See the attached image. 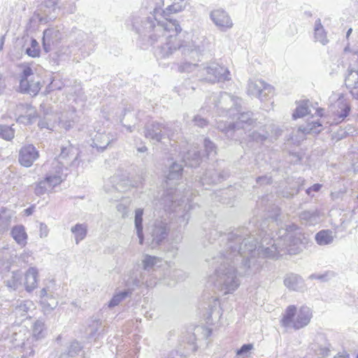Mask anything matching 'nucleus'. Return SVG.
<instances>
[{"label": "nucleus", "instance_id": "35", "mask_svg": "<svg viewBox=\"0 0 358 358\" xmlns=\"http://www.w3.org/2000/svg\"><path fill=\"white\" fill-rule=\"evenodd\" d=\"M314 38L315 41L320 42L322 45H326L329 42L327 32L321 23L320 19H317L315 22Z\"/></svg>", "mask_w": 358, "mask_h": 358}, {"label": "nucleus", "instance_id": "57", "mask_svg": "<svg viewBox=\"0 0 358 358\" xmlns=\"http://www.w3.org/2000/svg\"><path fill=\"white\" fill-rule=\"evenodd\" d=\"M256 181L260 185H267L271 182V178L268 176H260L257 178Z\"/></svg>", "mask_w": 358, "mask_h": 358}, {"label": "nucleus", "instance_id": "21", "mask_svg": "<svg viewBox=\"0 0 358 358\" xmlns=\"http://www.w3.org/2000/svg\"><path fill=\"white\" fill-rule=\"evenodd\" d=\"M350 107L348 103L344 100L339 99L332 107L331 111L334 115V121L337 124L342 122L349 114Z\"/></svg>", "mask_w": 358, "mask_h": 358}, {"label": "nucleus", "instance_id": "25", "mask_svg": "<svg viewBox=\"0 0 358 358\" xmlns=\"http://www.w3.org/2000/svg\"><path fill=\"white\" fill-rule=\"evenodd\" d=\"M217 128L222 132L224 133L226 136L236 141H242L245 137H241L236 134L235 127H234V122L227 123L223 120H219L217 122Z\"/></svg>", "mask_w": 358, "mask_h": 358}, {"label": "nucleus", "instance_id": "60", "mask_svg": "<svg viewBox=\"0 0 358 358\" xmlns=\"http://www.w3.org/2000/svg\"><path fill=\"white\" fill-rule=\"evenodd\" d=\"M321 187H322V185H320V184H315L312 187H309V188H308L306 189V194L308 195H310V192L312 191H313V192H318V191H320Z\"/></svg>", "mask_w": 358, "mask_h": 358}, {"label": "nucleus", "instance_id": "12", "mask_svg": "<svg viewBox=\"0 0 358 358\" xmlns=\"http://www.w3.org/2000/svg\"><path fill=\"white\" fill-rule=\"evenodd\" d=\"M273 87L262 80H250L248 84V94L264 101L273 95Z\"/></svg>", "mask_w": 358, "mask_h": 358}, {"label": "nucleus", "instance_id": "16", "mask_svg": "<svg viewBox=\"0 0 358 358\" xmlns=\"http://www.w3.org/2000/svg\"><path fill=\"white\" fill-rule=\"evenodd\" d=\"M39 157V152L31 144L25 145L21 148L19 152L18 161L24 167H30Z\"/></svg>", "mask_w": 358, "mask_h": 358}, {"label": "nucleus", "instance_id": "32", "mask_svg": "<svg viewBox=\"0 0 358 358\" xmlns=\"http://www.w3.org/2000/svg\"><path fill=\"white\" fill-rule=\"evenodd\" d=\"M182 166L176 162L173 163L169 170V173L166 176V185H171L173 183L172 181L180 179L182 176Z\"/></svg>", "mask_w": 358, "mask_h": 358}, {"label": "nucleus", "instance_id": "41", "mask_svg": "<svg viewBox=\"0 0 358 358\" xmlns=\"http://www.w3.org/2000/svg\"><path fill=\"white\" fill-rule=\"evenodd\" d=\"M6 284L10 290L17 289L22 284L21 273L19 271L13 272L11 278L6 281Z\"/></svg>", "mask_w": 358, "mask_h": 358}, {"label": "nucleus", "instance_id": "9", "mask_svg": "<svg viewBox=\"0 0 358 358\" xmlns=\"http://www.w3.org/2000/svg\"><path fill=\"white\" fill-rule=\"evenodd\" d=\"M169 227L166 220H156L148 228V240L152 248L159 245L168 236Z\"/></svg>", "mask_w": 358, "mask_h": 358}, {"label": "nucleus", "instance_id": "26", "mask_svg": "<svg viewBox=\"0 0 358 358\" xmlns=\"http://www.w3.org/2000/svg\"><path fill=\"white\" fill-rule=\"evenodd\" d=\"M284 285L290 290L299 291L303 288L304 282L299 275L290 273L285 277Z\"/></svg>", "mask_w": 358, "mask_h": 358}, {"label": "nucleus", "instance_id": "29", "mask_svg": "<svg viewBox=\"0 0 358 358\" xmlns=\"http://www.w3.org/2000/svg\"><path fill=\"white\" fill-rule=\"evenodd\" d=\"M38 270L35 267H30L24 275V286L27 292H31L37 286Z\"/></svg>", "mask_w": 358, "mask_h": 358}, {"label": "nucleus", "instance_id": "31", "mask_svg": "<svg viewBox=\"0 0 358 358\" xmlns=\"http://www.w3.org/2000/svg\"><path fill=\"white\" fill-rule=\"evenodd\" d=\"M78 121V117L75 110H71L63 113L59 118V124L65 129L68 130L73 127Z\"/></svg>", "mask_w": 358, "mask_h": 358}, {"label": "nucleus", "instance_id": "11", "mask_svg": "<svg viewBox=\"0 0 358 358\" xmlns=\"http://www.w3.org/2000/svg\"><path fill=\"white\" fill-rule=\"evenodd\" d=\"M78 157V153L77 149L69 144L66 146H63L61 148V153L58 156L57 159H55L52 163L51 170H55L54 166L56 162H58V166L62 168V173L64 169H67L69 166H77L78 162H77Z\"/></svg>", "mask_w": 358, "mask_h": 358}, {"label": "nucleus", "instance_id": "38", "mask_svg": "<svg viewBox=\"0 0 358 358\" xmlns=\"http://www.w3.org/2000/svg\"><path fill=\"white\" fill-rule=\"evenodd\" d=\"M202 66H199L196 63H192L190 61H184L178 65V71L180 73H193L195 72L196 76L199 77V69H201Z\"/></svg>", "mask_w": 358, "mask_h": 358}, {"label": "nucleus", "instance_id": "61", "mask_svg": "<svg viewBox=\"0 0 358 358\" xmlns=\"http://www.w3.org/2000/svg\"><path fill=\"white\" fill-rule=\"evenodd\" d=\"M34 207L32 206L24 210V214L27 216L31 215L34 212Z\"/></svg>", "mask_w": 358, "mask_h": 358}, {"label": "nucleus", "instance_id": "50", "mask_svg": "<svg viewBox=\"0 0 358 358\" xmlns=\"http://www.w3.org/2000/svg\"><path fill=\"white\" fill-rule=\"evenodd\" d=\"M310 113V110L308 106V101H306L303 104L299 106L295 112L293 113L292 116L294 120L302 117L307 114Z\"/></svg>", "mask_w": 358, "mask_h": 358}, {"label": "nucleus", "instance_id": "1", "mask_svg": "<svg viewBox=\"0 0 358 358\" xmlns=\"http://www.w3.org/2000/svg\"><path fill=\"white\" fill-rule=\"evenodd\" d=\"M296 224L279 229L277 237H271V229H261L259 243L255 234L248 229H239L227 234H220V250L207 261L215 268L208 282L224 294L234 293L240 286V275H249L258 272L264 257L274 258L281 252L296 254L301 243L296 236Z\"/></svg>", "mask_w": 358, "mask_h": 358}, {"label": "nucleus", "instance_id": "19", "mask_svg": "<svg viewBox=\"0 0 358 358\" xmlns=\"http://www.w3.org/2000/svg\"><path fill=\"white\" fill-rule=\"evenodd\" d=\"M322 124L317 121L308 122L306 127H300L296 131V136H291L290 139L294 143H299L303 140L306 134H318L321 131Z\"/></svg>", "mask_w": 358, "mask_h": 358}, {"label": "nucleus", "instance_id": "58", "mask_svg": "<svg viewBox=\"0 0 358 358\" xmlns=\"http://www.w3.org/2000/svg\"><path fill=\"white\" fill-rule=\"evenodd\" d=\"M49 229L48 226L44 223H40L39 235L41 238H45L48 236Z\"/></svg>", "mask_w": 358, "mask_h": 358}, {"label": "nucleus", "instance_id": "56", "mask_svg": "<svg viewBox=\"0 0 358 358\" xmlns=\"http://www.w3.org/2000/svg\"><path fill=\"white\" fill-rule=\"evenodd\" d=\"M253 348L252 344H244L238 351H237V355H243L245 354H247L250 350H251Z\"/></svg>", "mask_w": 358, "mask_h": 358}, {"label": "nucleus", "instance_id": "27", "mask_svg": "<svg viewBox=\"0 0 358 358\" xmlns=\"http://www.w3.org/2000/svg\"><path fill=\"white\" fill-rule=\"evenodd\" d=\"M143 210L137 208L135 210L134 227L136 235L139 240V244L143 245L144 242L143 225Z\"/></svg>", "mask_w": 358, "mask_h": 358}, {"label": "nucleus", "instance_id": "34", "mask_svg": "<svg viewBox=\"0 0 358 358\" xmlns=\"http://www.w3.org/2000/svg\"><path fill=\"white\" fill-rule=\"evenodd\" d=\"M13 215V213L10 210L6 208L0 209V233H3L8 230L11 224Z\"/></svg>", "mask_w": 358, "mask_h": 358}, {"label": "nucleus", "instance_id": "28", "mask_svg": "<svg viewBox=\"0 0 358 358\" xmlns=\"http://www.w3.org/2000/svg\"><path fill=\"white\" fill-rule=\"evenodd\" d=\"M125 285L128 287L127 289L118 291L115 293L113 298L108 303L109 308H113L118 306L122 301L131 295V290L134 289L136 287L127 286V280H125Z\"/></svg>", "mask_w": 358, "mask_h": 358}, {"label": "nucleus", "instance_id": "8", "mask_svg": "<svg viewBox=\"0 0 358 358\" xmlns=\"http://www.w3.org/2000/svg\"><path fill=\"white\" fill-rule=\"evenodd\" d=\"M41 90V83L38 76L34 74L31 67L22 66L20 75V90L22 93L36 95Z\"/></svg>", "mask_w": 358, "mask_h": 358}, {"label": "nucleus", "instance_id": "59", "mask_svg": "<svg viewBox=\"0 0 358 358\" xmlns=\"http://www.w3.org/2000/svg\"><path fill=\"white\" fill-rule=\"evenodd\" d=\"M328 275V273H326L324 274H312L309 276V278L310 279H317V280H320L321 281H326L327 279V277Z\"/></svg>", "mask_w": 358, "mask_h": 358}, {"label": "nucleus", "instance_id": "7", "mask_svg": "<svg viewBox=\"0 0 358 358\" xmlns=\"http://www.w3.org/2000/svg\"><path fill=\"white\" fill-rule=\"evenodd\" d=\"M199 78L210 83L229 80L231 74L227 68L215 62L203 65L199 69Z\"/></svg>", "mask_w": 358, "mask_h": 358}, {"label": "nucleus", "instance_id": "40", "mask_svg": "<svg viewBox=\"0 0 358 358\" xmlns=\"http://www.w3.org/2000/svg\"><path fill=\"white\" fill-rule=\"evenodd\" d=\"M46 334V330L45 324L41 320H36L32 327V336L36 341L40 340L45 337Z\"/></svg>", "mask_w": 358, "mask_h": 358}, {"label": "nucleus", "instance_id": "4", "mask_svg": "<svg viewBox=\"0 0 358 358\" xmlns=\"http://www.w3.org/2000/svg\"><path fill=\"white\" fill-rule=\"evenodd\" d=\"M162 259L145 255L142 259V269L139 268L134 270L127 279V285L134 287H152L156 284L155 281L148 279L149 274L151 271L156 270V268L162 265Z\"/></svg>", "mask_w": 358, "mask_h": 358}, {"label": "nucleus", "instance_id": "18", "mask_svg": "<svg viewBox=\"0 0 358 358\" xmlns=\"http://www.w3.org/2000/svg\"><path fill=\"white\" fill-rule=\"evenodd\" d=\"M228 176V173L224 171L217 173L214 169H208L205 174L199 178V181L196 182L195 187L202 186L205 184L210 185L220 182L227 178Z\"/></svg>", "mask_w": 358, "mask_h": 358}, {"label": "nucleus", "instance_id": "62", "mask_svg": "<svg viewBox=\"0 0 358 358\" xmlns=\"http://www.w3.org/2000/svg\"><path fill=\"white\" fill-rule=\"evenodd\" d=\"M6 87L4 82L1 80V76L0 75V94L3 92Z\"/></svg>", "mask_w": 358, "mask_h": 358}, {"label": "nucleus", "instance_id": "23", "mask_svg": "<svg viewBox=\"0 0 358 358\" xmlns=\"http://www.w3.org/2000/svg\"><path fill=\"white\" fill-rule=\"evenodd\" d=\"M92 143V147L96 148L99 151L103 152L110 144L111 140L105 131H101L99 129L94 131V134H91Z\"/></svg>", "mask_w": 358, "mask_h": 358}, {"label": "nucleus", "instance_id": "54", "mask_svg": "<svg viewBox=\"0 0 358 358\" xmlns=\"http://www.w3.org/2000/svg\"><path fill=\"white\" fill-rule=\"evenodd\" d=\"M36 117L35 112L29 113L28 115H20L17 117V122L24 124L32 123V120Z\"/></svg>", "mask_w": 358, "mask_h": 358}, {"label": "nucleus", "instance_id": "39", "mask_svg": "<svg viewBox=\"0 0 358 358\" xmlns=\"http://www.w3.org/2000/svg\"><path fill=\"white\" fill-rule=\"evenodd\" d=\"M71 231L74 235L76 243L78 244L85 238L87 229L85 224H76L71 227Z\"/></svg>", "mask_w": 358, "mask_h": 358}, {"label": "nucleus", "instance_id": "45", "mask_svg": "<svg viewBox=\"0 0 358 358\" xmlns=\"http://www.w3.org/2000/svg\"><path fill=\"white\" fill-rule=\"evenodd\" d=\"M81 350L82 347L78 341H73L68 348L67 353L62 355L61 358H64L66 356L74 357L79 354Z\"/></svg>", "mask_w": 358, "mask_h": 358}, {"label": "nucleus", "instance_id": "6", "mask_svg": "<svg viewBox=\"0 0 358 358\" xmlns=\"http://www.w3.org/2000/svg\"><path fill=\"white\" fill-rule=\"evenodd\" d=\"M54 164L55 170L50 169L45 178L36 184L34 193L36 196H40L45 194L48 189L55 187L65 180L67 173H62V168L58 166V162Z\"/></svg>", "mask_w": 358, "mask_h": 358}, {"label": "nucleus", "instance_id": "3", "mask_svg": "<svg viewBox=\"0 0 358 358\" xmlns=\"http://www.w3.org/2000/svg\"><path fill=\"white\" fill-rule=\"evenodd\" d=\"M180 187L166 189L161 199L166 211L173 213L172 220H175L180 227L187 224L189 215V210L192 208L191 197L195 196L198 192L195 189H183V185H178Z\"/></svg>", "mask_w": 358, "mask_h": 358}, {"label": "nucleus", "instance_id": "13", "mask_svg": "<svg viewBox=\"0 0 358 358\" xmlns=\"http://www.w3.org/2000/svg\"><path fill=\"white\" fill-rule=\"evenodd\" d=\"M40 302L45 314L50 313L57 306V294L52 287L46 286L40 291Z\"/></svg>", "mask_w": 358, "mask_h": 358}, {"label": "nucleus", "instance_id": "44", "mask_svg": "<svg viewBox=\"0 0 358 358\" xmlns=\"http://www.w3.org/2000/svg\"><path fill=\"white\" fill-rule=\"evenodd\" d=\"M248 136L252 141H256L257 143H262L267 139L269 136V133L268 131H265L264 129L262 131L255 130Z\"/></svg>", "mask_w": 358, "mask_h": 358}, {"label": "nucleus", "instance_id": "37", "mask_svg": "<svg viewBox=\"0 0 358 358\" xmlns=\"http://www.w3.org/2000/svg\"><path fill=\"white\" fill-rule=\"evenodd\" d=\"M329 348L327 346H321L317 343L313 344L310 352L312 358H324L329 355Z\"/></svg>", "mask_w": 358, "mask_h": 358}, {"label": "nucleus", "instance_id": "15", "mask_svg": "<svg viewBox=\"0 0 358 358\" xmlns=\"http://www.w3.org/2000/svg\"><path fill=\"white\" fill-rule=\"evenodd\" d=\"M210 100L213 101L214 107L217 110H227L230 115L232 111V106L236 105L237 100L227 92H220L214 94L210 97Z\"/></svg>", "mask_w": 358, "mask_h": 358}, {"label": "nucleus", "instance_id": "55", "mask_svg": "<svg viewBox=\"0 0 358 358\" xmlns=\"http://www.w3.org/2000/svg\"><path fill=\"white\" fill-rule=\"evenodd\" d=\"M193 121L195 125L200 127H203L208 124V121L200 115L195 116Z\"/></svg>", "mask_w": 358, "mask_h": 358}, {"label": "nucleus", "instance_id": "10", "mask_svg": "<svg viewBox=\"0 0 358 358\" xmlns=\"http://www.w3.org/2000/svg\"><path fill=\"white\" fill-rule=\"evenodd\" d=\"M144 136L155 142H159L164 136H173L174 132L171 131L168 124L151 121L148 122L144 127Z\"/></svg>", "mask_w": 358, "mask_h": 358}, {"label": "nucleus", "instance_id": "20", "mask_svg": "<svg viewBox=\"0 0 358 358\" xmlns=\"http://www.w3.org/2000/svg\"><path fill=\"white\" fill-rule=\"evenodd\" d=\"M62 38V34L56 28H48L43 31V46L45 52L51 50V46L57 43Z\"/></svg>", "mask_w": 358, "mask_h": 358}, {"label": "nucleus", "instance_id": "24", "mask_svg": "<svg viewBox=\"0 0 358 358\" xmlns=\"http://www.w3.org/2000/svg\"><path fill=\"white\" fill-rule=\"evenodd\" d=\"M345 82L352 96L358 99V69L355 70L349 67Z\"/></svg>", "mask_w": 358, "mask_h": 358}, {"label": "nucleus", "instance_id": "14", "mask_svg": "<svg viewBox=\"0 0 358 358\" xmlns=\"http://www.w3.org/2000/svg\"><path fill=\"white\" fill-rule=\"evenodd\" d=\"M210 18L221 31H227L233 27L234 23L229 15L223 9H214L210 13Z\"/></svg>", "mask_w": 358, "mask_h": 358}, {"label": "nucleus", "instance_id": "53", "mask_svg": "<svg viewBox=\"0 0 358 358\" xmlns=\"http://www.w3.org/2000/svg\"><path fill=\"white\" fill-rule=\"evenodd\" d=\"M204 147L208 157L216 153V148L215 144L208 138H205Z\"/></svg>", "mask_w": 358, "mask_h": 358}, {"label": "nucleus", "instance_id": "42", "mask_svg": "<svg viewBox=\"0 0 358 358\" xmlns=\"http://www.w3.org/2000/svg\"><path fill=\"white\" fill-rule=\"evenodd\" d=\"M355 206L354 209L352 210V211L344 213L340 219L341 226L343 228H346L348 227V224L351 221L353 213L355 211L358 212V194L355 201Z\"/></svg>", "mask_w": 358, "mask_h": 358}, {"label": "nucleus", "instance_id": "49", "mask_svg": "<svg viewBox=\"0 0 358 358\" xmlns=\"http://www.w3.org/2000/svg\"><path fill=\"white\" fill-rule=\"evenodd\" d=\"M52 115H48L38 122V127L41 129L45 128L48 129L53 130L55 127V119H52Z\"/></svg>", "mask_w": 358, "mask_h": 358}, {"label": "nucleus", "instance_id": "63", "mask_svg": "<svg viewBox=\"0 0 358 358\" xmlns=\"http://www.w3.org/2000/svg\"><path fill=\"white\" fill-rule=\"evenodd\" d=\"M334 358H349V355L346 353L338 354Z\"/></svg>", "mask_w": 358, "mask_h": 358}, {"label": "nucleus", "instance_id": "48", "mask_svg": "<svg viewBox=\"0 0 358 358\" xmlns=\"http://www.w3.org/2000/svg\"><path fill=\"white\" fill-rule=\"evenodd\" d=\"M14 135L15 131L11 127L7 125L0 126V136L2 138L6 141H10L13 138Z\"/></svg>", "mask_w": 358, "mask_h": 358}, {"label": "nucleus", "instance_id": "17", "mask_svg": "<svg viewBox=\"0 0 358 358\" xmlns=\"http://www.w3.org/2000/svg\"><path fill=\"white\" fill-rule=\"evenodd\" d=\"M253 114L251 112L242 113L238 115L236 121L234 122V127L236 130V134L239 136L244 137L243 134L249 129L250 126L256 124L255 120L252 117Z\"/></svg>", "mask_w": 358, "mask_h": 358}, {"label": "nucleus", "instance_id": "51", "mask_svg": "<svg viewBox=\"0 0 358 358\" xmlns=\"http://www.w3.org/2000/svg\"><path fill=\"white\" fill-rule=\"evenodd\" d=\"M26 52L29 56L31 57H36L39 56V45L36 39H31V47L27 48Z\"/></svg>", "mask_w": 358, "mask_h": 358}, {"label": "nucleus", "instance_id": "22", "mask_svg": "<svg viewBox=\"0 0 358 358\" xmlns=\"http://www.w3.org/2000/svg\"><path fill=\"white\" fill-rule=\"evenodd\" d=\"M299 218L302 224L314 226L321 221L322 215L317 208L310 209L301 212Z\"/></svg>", "mask_w": 358, "mask_h": 358}, {"label": "nucleus", "instance_id": "43", "mask_svg": "<svg viewBox=\"0 0 358 358\" xmlns=\"http://www.w3.org/2000/svg\"><path fill=\"white\" fill-rule=\"evenodd\" d=\"M101 327V321L97 317H92L89 322L87 331L91 336H94Z\"/></svg>", "mask_w": 358, "mask_h": 358}, {"label": "nucleus", "instance_id": "2", "mask_svg": "<svg viewBox=\"0 0 358 358\" xmlns=\"http://www.w3.org/2000/svg\"><path fill=\"white\" fill-rule=\"evenodd\" d=\"M155 8L148 16L133 15V29L143 41L151 45L160 44L155 50L158 59L169 58L176 50L195 60L199 57V51L192 41L181 38L184 34L178 21L169 18L171 14L181 12L185 8V0H153Z\"/></svg>", "mask_w": 358, "mask_h": 358}, {"label": "nucleus", "instance_id": "52", "mask_svg": "<svg viewBox=\"0 0 358 358\" xmlns=\"http://www.w3.org/2000/svg\"><path fill=\"white\" fill-rule=\"evenodd\" d=\"M64 86L63 82L60 79L53 78L51 83L47 86L46 91L50 92L54 90H59Z\"/></svg>", "mask_w": 358, "mask_h": 358}, {"label": "nucleus", "instance_id": "5", "mask_svg": "<svg viewBox=\"0 0 358 358\" xmlns=\"http://www.w3.org/2000/svg\"><path fill=\"white\" fill-rule=\"evenodd\" d=\"M312 316V311L307 306H301L297 310L295 306H289L282 315L280 324L285 328L297 330L307 326Z\"/></svg>", "mask_w": 358, "mask_h": 358}, {"label": "nucleus", "instance_id": "36", "mask_svg": "<svg viewBox=\"0 0 358 358\" xmlns=\"http://www.w3.org/2000/svg\"><path fill=\"white\" fill-rule=\"evenodd\" d=\"M315 241L320 245H326L334 241L333 233L330 230H322L315 235Z\"/></svg>", "mask_w": 358, "mask_h": 358}, {"label": "nucleus", "instance_id": "46", "mask_svg": "<svg viewBox=\"0 0 358 358\" xmlns=\"http://www.w3.org/2000/svg\"><path fill=\"white\" fill-rule=\"evenodd\" d=\"M303 180H301L300 178H299V181L296 182L297 184L293 185L289 189L287 188L282 192V196L285 198H292L299 192L301 186L299 184L300 182L303 183Z\"/></svg>", "mask_w": 358, "mask_h": 358}, {"label": "nucleus", "instance_id": "47", "mask_svg": "<svg viewBox=\"0 0 358 358\" xmlns=\"http://www.w3.org/2000/svg\"><path fill=\"white\" fill-rule=\"evenodd\" d=\"M32 306L33 303L30 301H20V303L15 308V314L23 316Z\"/></svg>", "mask_w": 358, "mask_h": 358}, {"label": "nucleus", "instance_id": "30", "mask_svg": "<svg viewBox=\"0 0 358 358\" xmlns=\"http://www.w3.org/2000/svg\"><path fill=\"white\" fill-rule=\"evenodd\" d=\"M183 162L187 166L196 167L201 163V155L197 148L189 150L182 157Z\"/></svg>", "mask_w": 358, "mask_h": 358}, {"label": "nucleus", "instance_id": "64", "mask_svg": "<svg viewBox=\"0 0 358 358\" xmlns=\"http://www.w3.org/2000/svg\"><path fill=\"white\" fill-rule=\"evenodd\" d=\"M147 150H148V148L145 145L138 148V149H137L138 152H145V151H147Z\"/></svg>", "mask_w": 358, "mask_h": 358}, {"label": "nucleus", "instance_id": "33", "mask_svg": "<svg viewBox=\"0 0 358 358\" xmlns=\"http://www.w3.org/2000/svg\"><path fill=\"white\" fill-rule=\"evenodd\" d=\"M11 236L16 243L24 246L27 244V234L23 225H16L11 230Z\"/></svg>", "mask_w": 358, "mask_h": 358}]
</instances>
